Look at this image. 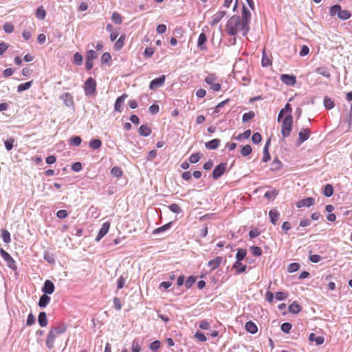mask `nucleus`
I'll return each mask as SVG.
<instances>
[{"label":"nucleus","instance_id":"1","mask_svg":"<svg viewBox=\"0 0 352 352\" xmlns=\"http://www.w3.org/2000/svg\"><path fill=\"white\" fill-rule=\"evenodd\" d=\"M67 329V325L61 324L60 325L52 327L49 331L47 339L46 346L48 349H52L54 348V344L56 338L60 334L64 333Z\"/></svg>","mask_w":352,"mask_h":352},{"label":"nucleus","instance_id":"2","mask_svg":"<svg viewBox=\"0 0 352 352\" xmlns=\"http://www.w3.org/2000/svg\"><path fill=\"white\" fill-rule=\"evenodd\" d=\"M243 25L240 16L234 15L228 21L225 30L229 35L235 36L239 31L243 32Z\"/></svg>","mask_w":352,"mask_h":352},{"label":"nucleus","instance_id":"3","mask_svg":"<svg viewBox=\"0 0 352 352\" xmlns=\"http://www.w3.org/2000/svg\"><path fill=\"white\" fill-rule=\"evenodd\" d=\"M330 15L333 16L337 15L341 20H346L351 16V13L347 10H342L341 6L336 4L330 8Z\"/></svg>","mask_w":352,"mask_h":352},{"label":"nucleus","instance_id":"4","mask_svg":"<svg viewBox=\"0 0 352 352\" xmlns=\"http://www.w3.org/2000/svg\"><path fill=\"white\" fill-rule=\"evenodd\" d=\"M293 125V116L291 114L287 115L282 121L281 135L283 138L290 135Z\"/></svg>","mask_w":352,"mask_h":352},{"label":"nucleus","instance_id":"5","mask_svg":"<svg viewBox=\"0 0 352 352\" xmlns=\"http://www.w3.org/2000/svg\"><path fill=\"white\" fill-rule=\"evenodd\" d=\"M251 19V13L250 10L245 6H243L242 19L241 21L243 25V35L246 36L250 30V21Z\"/></svg>","mask_w":352,"mask_h":352},{"label":"nucleus","instance_id":"6","mask_svg":"<svg viewBox=\"0 0 352 352\" xmlns=\"http://www.w3.org/2000/svg\"><path fill=\"white\" fill-rule=\"evenodd\" d=\"M0 254L2 258L6 262L8 267L12 270H16L17 267L16 263L12 256L2 248L0 249Z\"/></svg>","mask_w":352,"mask_h":352},{"label":"nucleus","instance_id":"7","mask_svg":"<svg viewBox=\"0 0 352 352\" xmlns=\"http://www.w3.org/2000/svg\"><path fill=\"white\" fill-rule=\"evenodd\" d=\"M96 82L92 78H89L85 83V91L87 96L93 94L96 91Z\"/></svg>","mask_w":352,"mask_h":352},{"label":"nucleus","instance_id":"8","mask_svg":"<svg viewBox=\"0 0 352 352\" xmlns=\"http://www.w3.org/2000/svg\"><path fill=\"white\" fill-rule=\"evenodd\" d=\"M226 167V163H221L219 165H217L212 171V177L214 179H217L218 178H219L225 173Z\"/></svg>","mask_w":352,"mask_h":352},{"label":"nucleus","instance_id":"9","mask_svg":"<svg viewBox=\"0 0 352 352\" xmlns=\"http://www.w3.org/2000/svg\"><path fill=\"white\" fill-rule=\"evenodd\" d=\"M166 76L164 75L161 76L159 78H156L151 80L149 85V88L151 90H155L158 87H162L165 82Z\"/></svg>","mask_w":352,"mask_h":352},{"label":"nucleus","instance_id":"10","mask_svg":"<svg viewBox=\"0 0 352 352\" xmlns=\"http://www.w3.org/2000/svg\"><path fill=\"white\" fill-rule=\"evenodd\" d=\"M310 137V131L308 129L302 128L298 133V144L300 145Z\"/></svg>","mask_w":352,"mask_h":352},{"label":"nucleus","instance_id":"11","mask_svg":"<svg viewBox=\"0 0 352 352\" xmlns=\"http://www.w3.org/2000/svg\"><path fill=\"white\" fill-rule=\"evenodd\" d=\"M215 80L214 75H208L205 78V82L210 85L211 89L218 91L221 89V85L219 83H214V80Z\"/></svg>","mask_w":352,"mask_h":352},{"label":"nucleus","instance_id":"12","mask_svg":"<svg viewBox=\"0 0 352 352\" xmlns=\"http://www.w3.org/2000/svg\"><path fill=\"white\" fill-rule=\"evenodd\" d=\"M280 79L287 85L292 86L296 82V76L294 75L282 74Z\"/></svg>","mask_w":352,"mask_h":352},{"label":"nucleus","instance_id":"13","mask_svg":"<svg viewBox=\"0 0 352 352\" xmlns=\"http://www.w3.org/2000/svg\"><path fill=\"white\" fill-rule=\"evenodd\" d=\"M42 292L45 294H52L54 292V283L50 280H46L45 281L44 285L42 288Z\"/></svg>","mask_w":352,"mask_h":352},{"label":"nucleus","instance_id":"14","mask_svg":"<svg viewBox=\"0 0 352 352\" xmlns=\"http://www.w3.org/2000/svg\"><path fill=\"white\" fill-rule=\"evenodd\" d=\"M315 203V199L312 197H308L298 201L296 203V206L298 208L302 207H310L313 206Z\"/></svg>","mask_w":352,"mask_h":352},{"label":"nucleus","instance_id":"15","mask_svg":"<svg viewBox=\"0 0 352 352\" xmlns=\"http://www.w3.org/2000/svg\"><path fill=\"white\" fill-rule=\"evenodd\" d=\"M109 228L110 223L104 222L102 224V228L100 229L96 240L99 241L103 236H104V235L108 232Z\"/></svg>","mask_w":352,"mask_h":352},{"label":"nucleus","instance_id":"16","mask_svg":"<svg viewBox=\"0 0 352 352\" xmlns=\"http://www.w3.org/2000/svg\"><path fill=\"white\" fill-rule=\"evenodd\" d=\"M127 96H128L126 94H124L116 99L114 104L115 111L118 112H121L122 111V106Z\"/></svg>","mask_w":352,"mask_h":352},{"label":"nucleus","instance_id":"17","mask_svg":"<svg viewBox=\"0 0 352 352\" xmlns=\"http://www.w3.org/2000/svg\"><path fill=\"white\" fill-rule=\"evenodd\" d=\"M223 261V258L221 256H217L215 258L210 260L208 263V266L210 267L212 270H214L219 267V266L221 265V263Z\"/></svg>","mask_w":352,"mask_h":352},{"label":"nucleus","instance_id":"18","mask_svg":"<svg viewBox=\"0 0 352 352\" xmlns=\"http://www.w3.org/2000/svg\"><path fill=\"white\" fill-rule=\"evenodd\" d=\"M207 41V37L205 33H201L199 36L197 41V47L201 50H206V46L205 43Z\"/></svg>","mask_w":352,"mask_h":352},{"label":"nucleus","instance_id":"19","mask_svg":"<svg viewBox=\"0 0 352 352\" xmlns=\"http://www.w3.org/2000/svg\"><path fill=\"white\" fill-rule=\"evenodd\" d=\"M63 100L64 104L67 107H72L74 105L73 97L69 93H65L60 97Z\"/></svg>","mask_w":352,"mask_h":352},{"label":"nucleus","instance_id":"20","mask_svg":"<svg viewBox=\"0 0 352 352\" xmlns=\"http://www.w3.org/2000/svg\"><path fill=\"white\" fill-rule=\"evenodd\" d=\"M220 142L221 140L219 139H213L206 142L205 144V146L206 148L210 150L217 149L219 147Z\"/></svg>","mask_w":352,"mask_h":352},{"label":"nucleus","instance_id":"21","mask_svg":"<svg viewBox=\"0 0 352 352\" xmlns=\"http://www.w3.org/2000/svg\"><path fill=\"white\" fill-rule=\"evenodd\" d=\"M270 144V139H268L267 142L265 143V145L263 148V161L264 162H267L270 160V155L269 153V146Z\"/></svg>","mask_w":352,"mask_h":352},{"label":"nucleus","instance_id":"22","mask_svg":"<svg viewBox=\"0 0 352 352\" xmlns=\"http://www.w3.org/2000/svg\"><path fill=\"white\" fill-rule=\"evenodd\" d=\"M309 340L310 342H315L317 345H321L324 342V338L323 336H318L315 335V333H311L309 334Z\"/></svg>","mask_w":352,"mask_h":352},{"label":"nucleus","instance_id":"23","mask_svg":"<svg viewBox=\"0 0 352 352\" xmlns=\"http://www.w3.org/2000/svg\"><path fill=\"white\" fill-rule=\"evenodd\" d=\"M139 133L141 136L148 137L151 133V129L147 125L142 124L139 128Z\"/></svg>","mask_w":352,"mask_h":352},{"label":"nucleus","instance_id":"24","mask_svg":"<svg viewBox=\"0 0 352 352\" xmlns=\"http://www.w3.org/2000/svg\"><path fill=\"white\" fill-rule=\"evenodd\" d=\"M245 329L247 331L252 334H254L257 332L258 328L256 324L252 321H248L245 324Z\"/></svg>","mask_w":352,"mask_h":352},{"label":"nucleus","instance_id":"25","mask_svg":"<svg viewBox=\"0 0 352 352\" xmlns=\"http://www.w3.org/2000/svg\"><path fill=\"white\" fill-rule=\"evenodd\" d=\"M233 268L236 270L237 274H241L246 271L247 266L243 265L241 261H235L233 265Z\"/></svg>","mask_w":352,"mask_h":352},{"label":"nucleus","instance_id":"26","mask_svg":"<svg viewBox=\"0 0 352 352\" xmlns=\"http://www.w3.org/2000/svg\"><path fill=\"white\" fill-rule=\"evenodd\" d=\"M48 294H43L40 297L39 301H38V306L40 307H45L50 301V297L47 296Z\"/></svg>","mask_w":352,"mask_h":352},{"label":"nucleus","instance_id":"27","mask_svg":"<svg viewBox=\"0 0 352 352\" xmlns=\"http://www.w3.org/2000/svg\"><path fill=\"white\" fill-rule=\"evenodd\" d=\"M315 72L317 74L322 75L327 78H330V77H331L329 70L327 67H318L316 69Z\"/></svg>","mask_w":352,"mask_h":352},{"label":"nucleus","instance_id":"28","mask_svg":"<svg viewBox=\"0 0 352 352\" xmlns=\"http://www.w3.org/2000/svg\"><path fill=\"white\" fill-rule=\"evenodd\" d=\"M226 14V11H219L212 16V25L218 23Z\"/></svg>","mask_w":352,"mask_h":352},{"label":"nucleus","instance_id":"29","mask_svg":"<svg viewBox=\"0 0 352 352\" xmlns=\"http://www.w3.org/2000/svg\"><path fill=\"white\" fill-rule=\"evenodd\" d=\"M38 322L41 327H46L47 324V319L45 312L42 311L39 314L38 317Z\"/></svg>","mask_w":352,"mask_h":352},{"label":"nucleus","instance_id":"30","mask_svg":"<svg viewBox=\"0 0 352 352\" xmlns=\"http://www.w3.org/2000/svg\"><path fill=\"white\" fill-rule=\"evenodd\" d=\"M301 311V307L296 301L289 306V311L292 314H298Z\"/></svg>","mask_w":352,"mask_h":352},{"label":"nucleus","instance_id":"31","mask_svg":"<svg viewBox=\"0 0 352 352\" xmlns=\"http://www.w3.org/2000/svg\"><path fill=\"white\" fill-rule=\"evenodd\" d=\"M269 217L271 222L276 225L279 217V213L276 210H271L269 212Z\"/></svg>","mask_w":352,"mask_h":352},{"label":"nucleus","instance_id":"32","mask_svg":"<svg viewBox=\"0 0 352 352\" xmlns=\"http://www.w3.org/2000/svg\"><path fill=\"white\" fill-rule=\"evenodd\" d=\"M333 188L331 184H327L324 186L323 195L325 197H330L333 194Z\"/></svg>","mask_w":352,"mask_h":352},{"label":"nucleus","instance_id":"33","mask_svg":"<svg viewBox=\"0 0 352 352\" xmlns=\"http://www.w3.org/2000/svg\"><path fill=\"white\" fill-rule=\"evenodd\" d=\"M171 225H172V223L169 222L160 228H157L153 230V234H157L159 233L163 232L170 229L171 227Z\"/></svg>","mask_w":352,"mask_h":352},{"label":"nucleus","instance_id":"34","mask_svg":"<svg viewBox=\"0 0 352 352\" xmlns=\"http://www.w3.org/2000/svg\"><path fill=\"white\" fill-rule=\"evenodd\" d=\"M125 40V36L121 35L120 37L116 41L114 45V49L117 51L121 50L124 45V41Z\"/></svg>","mask_w":352,"mask_h":352},{"label":"nucleus","instance_id":"35","mask_svg":"<svg viewBox=\"0 0 352 352\" xmlns=\"http://www.w3.org/2000/svg\"><path fill=\"white\" fill-rule=\"evenodd\" d=\"M32 81H29L25 83L20 84L17 87L18 92H22L23 91L28 90L32 86Z\"/></svg>","mask_w":352,"mask_h":352},{"label":"nucleus","instance_id":"36","mask_svg":"<svg viewBox=\"0 0 352 352\" xmlns=\"http://www.w3.org/2000/svg\"><path fill=\"white\" fill-rule=\"evenodd\" d=\"M247 252L245 249H239L237 250L236 254V261H242L246 256Z\"/></svg>","mask_w":352,"mask_h":352},{"label":"nucleus","instance_id":"37","mask_svg":"<svg viewBox=\"0 0 352 352\" xmlns=\"http://www.w3.org/2000/svg\"><path fill=\"white\" fill-rule=\"evenodd\" d=\"M324 106L327 109H331L334 107V102L329 97L324 99Z\"/></svg>","mask_w":352,"mask_h":352},{"label":"nucleus","instance_id":"38","mask_svg":"<svg viewBox=\"0 0 352 352\" xmlns=\"http://www.w3.org/2000/svg\"><path fill=\"white\" fill-rule=\"evenodd\" d=\"M201 156L202 155L199 153H194L190 156L189 161L192 164H195L200 160Z\"/></svg>","mask_w":352,"mask_h":352},{"label":"nucleus","instance_id":"39","mask_svg":"<svg viewBox=\"0 0 352 352\" xmlns=\"http://www.w3.org/2000/svg\"><path fill=\"white\" fill-rule=\"evenodd\" d=\"M251 135V131L250 129L246 130L243 133L239 134L235 139L236 140H241L243 139H248Z\"/></svg>","mask_w":352,"mask_h":352},{"label":"nucleus","instance_id":"40","mask_svg":"<svg viewBox=\"0 0 352 352\" xmlns=\"http://www.w3.org/2000/svg\"><path fill=\"white\" fill-rule=\"evenodd\" d=\"M255 116V113L254 111H249L243 115L242 121L243 122H247L252 120Z\"/></svg>","mask_w":352,"mask_h":352},{"label":"nucleus","instance_id":"41","mask_svg":"<svg viewBox=\"0 0 352 352\" xmlns=\"http://www.w3.org/2000/svg\"><path fill=\"white\" fill-rule=\"evenodd\" d=\"M252 149L251 146L249 144H247L242 147L241 153L243 156H247L252 153Z\"/></svg>","mask_w":352,"mask_h":352},{"label":"nucleus","instance_id":"42","mask_svg":"<svg viewBox=\"0 0 352 352\" xmlns=\"http://www.w3.org/2000/svg\"><path fill=\"white\" fill-rule=\"evenodd\" d=\"M111 174L116 177H120L122 175V170L118 166H114L111 170Z\"/></svg>","mask_w":352,"mask_h":352},{"label":"nucleus","instance_id":"43","mask_svg":"<svg viewBox=\"0 0 352 352\" xmlns=\"http://www.w3.org/2000/svg\"><path fill=\"white\" fill-rule=\"evenodd\" d=\"M112 21L116 24H121L122 22V16L118 12H113L111 16Z\"/></svg>","mask_w":352,"mask_h":352},{"label":"nucleus","instance_id":"44","mask_svg":"<svg viewBox=\"0 0 352 352\" xmlns=\"http://www.w3.org/2000/svg\"><path fill=\"white\" fill-rule=\"evenodd\" d=\"M101 145L102 142L98 139L93 140L89 142V146L93 149H98L101 146Z\"/></svg>","mask_w":352,"mask_h":352},{"label":"nucleus","instance_id":"45","mask_svg":"<svg viewBox=\"0 0 352 352\" xmlns=\"http://www.w3.org/2000/svg\"><path fill=\"white\" fill-rule=\"evenodd\" d=\"M45 10L43 9V7H39L37 8L36 10V16L38 19H43L45 16Z\"/></svg>","mask_w":352,"mask_h":352},{"label":"nucleus","instance_id":"46","mask_svg":"<svg viewBox=\"0 0 352 352\" xmlns=\"http://www.w3.org/2000/svg\"><path fill=\"white\" fill-rule=\"evenodd\" d=\"M196 280H197V278L195 276H189L185 283L186 287L187 289L190 288L193 285V284L195 283Z\"/></svg>","mask_w":352,"mask_h":352},{"label":"nucleus","instance_id":"47","mask_svg":"<svg viewBox=\"0 0 352 352\" xmlns=\"http://www.w3.org/2000/svg\"><path fill=\"white\" fill-rule=\"evenodd\" d=\"M14 140L12 138L7 139L4 141L5 147L8 151H10L12 149L14 146Z\"/></svg>","mask_w":352,"mask_h":352},{"label":"nucleus","instance_id":"48","mask_svg":"<svg viewBox=\"0 0 352 352\" xmlns=\"http://www.w3.org/2000/svg\"><path fill=\"white\" fill-rule=\"evenodd\" d=\"M300 268V265L297 263H292L288 265L287 270L289 272L292 273L298 271Z\"/></svg>","mask_w":352,"mask_h":352},{"label":"nucleus","instance_id":"49","mask_svg":"<svg viewBox=\"0 0 352 352\" xmlns=\"http://www.w3.org/2000/svg\"><path fill=\"white\" fill-rule=\"evenodd\" d=\"M126 278L127 276H124L123 275H122L118 280L117 281V287H118V289H120L122 288H123V287L124 286V284H125V282H126Z\"/></svg>","mask_w":352,"mask_h":352},{"label":"nucleus","instance_id":"50","mask_svg":"<svg viewBox=\"0 0 352 352\" xmlns=\"http://www.w3.org/2000/svg\"><path fill=\"white\" fill-rule=\"evenodd\" d=\"M250 250L252 254L255 256H259L262 254V250L258 246H252Z\"/></svg>","mask_w":352,"mask_h":352},{"label":"nucleus","instance_id":"51","mask_svg":"<svg viewBox=\"0 0 352 352\" xmlns=\"http://www.w3.org/2000/svg\"><path fill=\"white\" fill-rule=\"evenodd\" d=\"M278 195V191L276 190H273L271 191H267L265 193V197L267 199H274L276 195Z\"/></svg>","mask_w":352,"mask_h":352},{"label":"nucleus","instance_id":"52","mask_svg":"<svg viewBox=\"0 0 352 352\" xmlns=\"http://www.w3.org/2000/svg\"><path fill=\"white\" fill-rule=\"evenodd\" d=\"M96 58L97 54L94 50H90L87 52L86 60H94Z\"/></svg>","mask_w":352,"mask_h":352},{"label":"nucleus","instance_id":"53","mask_svg":"<svg viewBox=\"0 0 352 352\" xmlns=\"http://www.w3.org/2000/svg\"><path fill=\"white\" fill-rule=\"evenodd\" d=\"M2 239L6 243H9L10 242V234L8 231L6 230H3L2 232Z\"/></svg>","mask_w":352,"mask_h":352},{"label":"nucleus","instance_id":"54","mask_svg":"<svg viewBox=\"0 0 352 352\" xmlns=\"http://www.w3.org/2000/svg\"><path fill=\"white\" fill-rule=\"evenodd\" d=\"M169 210L174 213H179L182 212V209L178 204H172L169 206Z\"/></svg>","mask_w":352,"mask_h":352},{"label":"nucleus","instance_id":"55","mask_svg":"<svg viewBox=\"0 0 352 352\" xmlns=\"http://www.w3.org/2000/svg\"><path fill=\"white\" fill-rule=\"evenodd\" d=\"M292 327V325L289 322H284L281 324V330L284 333H289Z\"/></svg>","mask_w":352,"mask_h":352},{"label":"nucleus","instance_id":"56","mask_svg":"<svg viewBox=\"0 0 352 352\" xmlns=\"http://www.w3.org/2000/svg\"><path fill=\"white\" fill-rule=\"evenodd\" d=\"M44 259L47 261L49 263H54L55 262V258L53 254H50L47 252H45L44 253Z\"/></svg>","mask_w":352,"mask_h":352},{"label":"nucleus","instance_id":"57","mask_svg":"<svg viewBox=\"0 0 352 352\" xmlns=\"http://www.w3.org/2000/svg\"><path fill=\"white\" fill-rule=\"evenodd\" d=\"M262 138L259 133H254L252 137V141L254 144H258L261 142Z\"/></svg>","mask_w":352,"mask_h":352},{"label":"nucleus","instance_id":"58","mask_svg":"<svg viewBox=\"0 0 352 352\" xmlns=\"http://www.w3.org/2000/svg\"><path fill=\"white\" fill-rule=\"evenodd\" d=\"M3 30L6 33H12L14 30V25L10 23H6L3 25Z\"/></svg>","mask_w":352,"mask_h":352},{"label":"nucleus","instance_id":"59","mask_svg":"<svg viewBox=\"0 0 352 352\" xmlns=\"http://www.w3.org/2000/svg\"><path fill=\"white\" fill-rule=\"evenodd\" d=\"M261 63L263 67H267L271 65L270 59L266 56L265 53H263Z\"/></svg>","mask_w":352,"mask_h":352},{"label":"nucleus","instance_id":"60","mask_svg":"<svg viewBox=\"0 0 352 352\" xmlns=\"http://www.w3.org/2000/svg\"><path fill=\"white\" fill-rule=\"evenodd\" d=\"M74 60L76 65H81L82 62V56L76 52L74 56Z\"/></svg>","mask_w":352,"mask_h":352},{"label":"nucleus","instance_id":"61","mask_svg":"<svg viewBox=\"0 0 352 352\" xmlns=\"http://www.w3.org/2000/svg\"><path fill=\"white\" fill-rule=\"evenodd\" d=\"M111 59V56L109 53L105 52L102 55L101 61L102 63H107Z\"/></svg>","mask_w":352,"mask_h":352},{"label":"nucleus","instance_id":"62","mask_svg":"<svg viewBox=\"0 0 352 352\" xmlns=\"http://www.w3.org/2000/svg\"><path fill=\"white\" fill-rule=\"evenodd\" d=\"M56 216L59 219H65L68 216V212L65 210H60L57 212Z\"/></svg>","mask_w":352,"mask_h":352},{"label":"nucleus","instance_id":"63","mask_svg":"<svg viewBox=\"0 0 352 352\" xmlns=\"http://www.w3.org/2000/svg\"><path fill=\"white\" fill-rule=\"evenodd\" d=\"M160 346V342L159 340H155L151 343L149 348L152 351H157Z\"/></svg>","mask_w":352,"mask_h":352},{"label":"nucleus","instance_id":"64","mask_svg":"<svg viewBox=\"0 0 352 352\" xmlns=\"http://www.w3.org/2000/svg\"><path fill=\"white\" fill-rule=\"evenodd\" d=\"M141 346L136 340H133L132 343V351L133 352H140Z\"/></svg>","mask_w":352,"mask_h":352}]
</instances>
